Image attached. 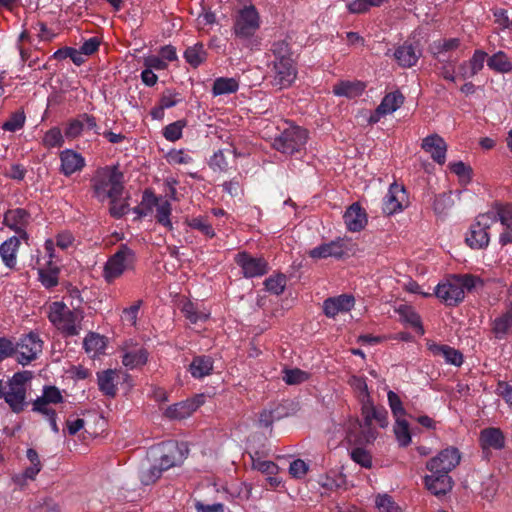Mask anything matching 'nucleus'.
<instances>
[{
  "instance_id": "1",
  "label": "nucleus",
  "mask_w": 512,
  "mask_h": 512,
  "mask_svg": "<svg viewBox=\"0 0 512 512\" xmlns=\"http://www.w3.org/2000/svg\"><path fill=\"white\" fill-rule=\"evenodd\" d=\"M92 195L100 203L105 200H115L118 194H123L124 173L119 165L98 167L90 179Z\"/></svg>"
},
{
  "instance_id": "2",
  "label": "nucleus",
  "mask_w": 512,
  "mask_h": 512,
  "mask_svg": "<svg viewBox=\"0 0 512 512\" xmlns=\"http://www.w3.org/2000/svg\"><path fill=\"white\" fill-rule=\"evenodd\" d=\"M363 422H355L350 425L347 438L350 442L370 443L376 438V431L372 428L373 421H377L381 427L388 425L387 411L376 408L372 402L361 407Z\"/></svg>"
},
{
  "instance_id": "3",
  "label": "nucleus",
  "mask_w": 512,
  "mask_h": 512,
  "mask_svg": "<svg viewBox=\"0 0 512 512\" xmlns=\"http://www.w3.org/2000/svg\"><path fill=\"white\" fill-rule=\"evenodd\" d=\"M477 278L470 275H453L440 282L434 290L435 295L448 306L459 304L465 297V291L475 287Z\"/></svg>"
},
{
  "instance_id": "4",
  "label": "nucleus",
  "mask_w": 512,
  "mask_h": 512,
  "mask_svg": "<svg viewBox=\"0 0 512 512\" xmlns=\"http://www.w3.org/2000/svg\"><path fill=\"white\" fill-rule=\"evenodd\" d=\"M137 263L136 252L127 244H120L104 264L102 277L106 283L112 284L125 272L135 270Z\"/></svg>"
},
{
  "instance_id": "5",
  "label": "nucleus",
  "mask_w": 512,
  "mask_h": 512,
  "mask_svg": "<svg viewBox=\"0 0 512 512\" xmlns=\"http://www.w3.org/2000/svg\"><path fill=\"white\" fill-rule=\"evenodd\" d=\"M78 310H71L60 301L52 302L49 306L48 319L64 337L77 336L80 332Z\"/></svg>"
},
{
  "instance_id": "6",
  "label": "nucleus",
  "mask_w": 512,
  "mask_h": 512,
  "mask_svg": "<svg viewBox=\"0 0 512 512\" xmlns=\"http://www.w3.org/2000/svg\"><path fill=\"white\" fill-rule=\"evenodd\" d=\"M260 15L254 5L241 8L233 23V33L242 41L251 39L260 28Z\"/></svg>"
},
{
  "instance_id": "7",
  "label": "nucleus",
  "mask_w": 512,
  "mask_h": 512,
  "mask_svg": "<svg viewBox=\"0 0 512 512\" xmlns=\"http://www.w3.org/2000/svg\"><path fill=\"white\" fill-rule=\"evenodd\" d=\"M494 223L493 214H488V212L479 214L466 233V244L472 249L486 248L490 242L488 230Z\"/></svg>"
},
{
  "instance_id": "8",
  "label": "nucleus",
  "mask_w": 512,
  "mask_h": 512,
  "mask_svg": "<svg viewBox=\"0 0 512 512\" xmlns=\"http://www.w3.org/2000/svg\"><path fill=\"white\" fill-rule=\"evenodd\" d=\"M306 138V130L298 126H289L275 136L272 145L277 151L292 155L301 149Z\"/></svg>"
},
{
  "instance_id": "9",
  "label": "nucleus",
  "mask_w": 512,
  "mask_h": 512,
  "mask_svg": "<svg viewBox=\"0 0 512 512\" xmlns=\"http://www.w3.org/2000/svg\"><path fill=\"white\" fill-rule=\"evenodd\" d=\"M43 344L44 342L37 332L31 331L22 336L15 344L17 347L14 353L16 361L23 366L30 364L42 353Z\"/></svg>"
},
{
  "instance_id": "10",
  "label": "nucleus",
  "mask_w": 512,
  "mask_h": 512,
  "mask_svg": "<svg viewBox=\"0 0 512 512\" xmlns=\"http://www.w3.org/2000/svg\"><path fill=\"white\" fill-rule=\"evenodd\" d=\"M234 262L247 279L262 277L269 271V264L264 257H255L247 251L238 252L234 256Z\"/></svg>"
},
{
  "instance_id": "11",
  "label": "nucleus",
  "mask_w": 512,
  "mask_h": 512,
  "mask_svg": "<svg viewBox=\"0 0 512 512\" xmlns=\"http://www.w3.org/2000/svg\"><path fill=\"white\" fill-rule=\"evenodd\" d=\"M184 445H179L175 441H168L165 443H161L155 454L157 456L156 460L158 461V465L164 469V471L174 467L183 462L185 459V454L183 452Z\"/></svg>"
},
{
  "instance_id": "12",
  "label": "nucleus",
  "mask_w": 512,
  "mask_h": 512,
  "mask_svg": "<svg viewBox=\"0 0 512 512\" xmlns=\"http://www.w3.org/2000/svg\"><path fill=\"white\" fill-rule=\"evenodd\" d=\"M460 453L454 447L442 450L436 457L432 458L426 465L431 473L448 474L460 462Z\"/></svg>"
},
{
  "instance_id": "13",
  "label": "nucleus",
  "mask_w": 512,
  "mask_h": 512,
  "mask_svg": "<svg viewBox=\"0 0 512 512\" xmlns=\"http://www.w3.org/2000/svg\"><path fill=\"white\" fill-rule=\"evenodd\" d=\"M270 70L272 85L279 89L287 88L292 85L296 78L297 70L294 61L272 62Z\"/></svg>"
},
{
  "instance_id": "14",
  "label": "nucleus",
  "mask_w": 512,
  "mask_h": 512,
  "mask_svg": "<svg viewBox=\"0 0 512 512\" xmlns=\"http://www.w3.org/2000/svg\"><path fill=\"white\" fill-rule=\"evenodd\" d=\"M404 99L403 94L399 91H393L386 94L375 111L370 113L367 119L368 123L376 124L382 117L394 113L403 105Z\"/></svg>"
},
{
  "instance_id": "15",
  "label": "nucleus",
  "mask_w": 512,
  "mask_h": 512,
  "mask_svg": "<svg viewBox=\"0 0 512 512\" xmlns=\"http://www.w3.org/2000/svg\"><path fill=\"white\" fill-rule=\"evenodd\" d=\"M407 203L405 188L397 183L390 185L387 194L383 198L382 210L386 215H394L403 210Z\"/></svg>"
},
{
  "instance_id": "16",
  "label": "nucleus",
  "mask_w": 512,
  "mask_h": 512,
  "mask_svg": "<svg viewBox=\"0 0 512 512\" xmlns=\"http://www.w3.org/2000/svg\"><path fill=\"white\" fill-rule=\"evenodd\" d=\"M149 357V352L144 346L126 342L122 348V364L129 370L143 367Z\"/></svg>"
},
{
  "instance_id": "17",
  "label": "nucleus",
  "mask_w": 512,
  "mask_h": 512,
  "mask_svg": "<svg viewBox=\"0 0 512 512\" xmlns=\"http://www.w3.org/2000/svg\"><path fill=\"white\" fill-rule=\"evenodd\" d=\"M30 213L23 208L9 209L4 214L3 223L21 238L28 239L26 228L30 223Z\"/></svg>"
},
{
  "instance_id": "18",
  "label": "nucleus",
  "mask_w": 512,
  "mask_h": 512,
  "mask_svg": "<svg viewBox=\"0 0 512 512\" xmlns=\"http://www.w3.org/2000/svg\"><path fill=\"white\" fill-rule=\"evenodd\" d=\"M203 403V395H199L168 406L165 409L164 416L171 420H182L189 417Z\"/></svg>"
},
{
  "instance_id": "19",
  "label": "nucleus",
  "mask_w": 512,
  "mask_h": 512,
  "mask_svg": "<svg viewBox=\"0 0 512 512\" xmlns=\"http://www.w3.org/2000/svg\"><path fill=\"white\" fill-rule=\"evenodd\" d=\"M59 158L61 162L60 172L66 177L80 172L86 165L85 158L72 149L61 151Z\"/></svg>"
},
{
  "instance_id": "20",
  "label": "nucleus",
  "mask_w": 512,
  "mask_h": 512,
  "mask_svg": "<svg viewBox=\"0 0 512 512\" xmlns=\"http://www.w3.org/2000/svg\"><path fill=\"white\" fill-rule=\"evenodd\" d=\"M422 149L429 153L431 158L442 165L446 161L447 144L438 134L425 137L421 144Z\"/></svg>"
},
{
  "instance_id": "21",
  "label": "nucleus",
  "mask_w": 512,
  "mask_h": 512,
  "mask_svg": "<svg viewBox=\"0 0 512 512\" xmlns=\"http://www.w3.org/2000/svg\"><path fill=\"white\" fill-rule=\"evenodd\" d=\"M64 401V397L58 387L53 385H46L43 387V392L32 403L34 412H48L52 409L48 407L49 404H58Z\"/></svg>"
},
{
  "instance_id": "22",
  "label": "nucleus",
  "mask_w": 512,
  "mask_h": 512,
  "mask_svg": "<svg viewBox=\"0 0 512 512\" xmlns=\"http://www.w3.org/2000/svg\"><path fill=\"white\" fill-rule=\"evenodd\" d=\"M355 300L351 295L343 294L337 297L328 298L324 302V312L329 317H334L339 313L350 311L354 306Z\"/></svg>"
},
{
  "instance_id": "23",
  "label": "nucleus",
  "mask_w": 512,
  "mask_h": 512,
  "mask_svg": "<svg viewBox=\"0 0 512 512\" xmlns=\"http://www.w3.org/2000/svg\"><path fill=\"white\" fill-rule=\"evenodd\" d=\"M427 489L434 495H445L452 489V479L446 473H432L424 479Z\"/></svg>"
},
{
  "instance_id": "24",
  "label": "nucleus",
  "mask_w": 512,
  "mask_h": 512,
  "mask_svg": "<svg viewBox=\"0 0 512 512\" xmlns=\"http://www.w3.org/2000/svg\"><path fill=\"white\" fill-rule=\"evenodd\" d=\"M344 222L349 231L358 232L362 230L367 223L365 211L358 203H353L345 212Z\"/></svg>"
},
{
  "instance_id": "25",
  "label": "nucleus",
  "mask_w": 512,
  "mask_h": 512,
  "mask_svg": "<svg viewBox=\"0 0 512 512\" xmlns=\"http://www.w3.org/2000/svg\"><path fill=\"white\" fill-rule=\"evenodd\" d=\"M392 56L395 58L399 66L409 68L417 63L420 57V51L412 44L404 43L395 49Z\"/></svg>"
},
{
  "instance_id": "26",
  "label": "nucleus",
  "mask_w": 512,
  "mask_h": 512,
  "mask_svg": "<svg viewBox=\"0 0 512 512\" xmlns=\"http://www.w3.org/2000/svg\"><path fill=\"white\" fill-rule=\"evenodd\" d=\"M20 246V240L12 236L0 245V257L6 267L13 269L17 262V251Z\"/></svg>"
},
{
  "instance_id": "27",
  "label": "nucleus",
  "mask_w": 512,
  "mask_h": 512,
  "mask_svg": "<svg viewBox=\"0 0 512 512\" xmlns=\"http://www.w3.org/2000/svg\"><path fill=\"white\" fill-rule=\"evenodd\" d=\"M213 358L207 355L195 356L189 365V372L194 378L201 379L211 374L213 370Z\"/></svg>"
},
{
  "instance_id": "28",
  "label": "nucleus",
  "mask_w": 512,
  "mask_h": 512,
  "mask_svg": "<svg viewBox=\"0 0 512 512\" xmlns=\"http://www.w3.org/2000/svg\"><path fill=\"white\" fill-rule=\"evenodd\" d=\"M117 373L115 370L107 369L97 373L99 390L108 397H115L117 394L116 385Z\"/></svg>"
},
{
  "instance_id": "29",
  "label": "nucleus",
  "mask_w": 512,
  "mask_h": 512,
  "mask_svg": "<svg viewBox=\"0 0 512 512\" xmlns=\"http://www.w3.org/2000/svg\"><path fill=\"white\" fill-rule=\"evenodd\" d=\"M508 311L494 320L493 331L497 338L502 339L512 327V284L509 288Z\"/></svg>"
},
{
  "instance_id": "30",
  "label": "nucleus",
  "mask_w": 512,
  "mask_h": 512,
  "mask_svg": "<svg viewBox=\"0 0 512 512\" xmlns=\"http://www.w3.org/2000/svg\"><path fill=\"white\" fill-rule=\"evenodd\" d=\"M480 441L483 448L500 450L505 445V438L499 428H486L481 431Z\"/></svg>"
},
{
  "instance_id": "31",
  "label": "nucleus",
  "mask_w": 512,
  "mask_h": 512,
  "mask_svg": "<svg viewBox=\"0 0 512 512\" xmlns=\"http://www.w3.org/2000/svg\"><path fill=\"white\" fill-rule=\"evenodd\" d=\"M185 61L193 68L202 65L206 60L208 53L202 42H197L193 46H189L184 51Z\"/></svg>"
},
{
  "instance_id": "32",
  "label": "nucleus",
  "mask_w": 512,
  "mask_h": 512,
  "mask_svg": "<svg viewBox=\"0 0 512 512\" xmlns=\"http://www.w3.org/2000/svg\"><path fill=\"white\" fill-rule=\"evenodd\" d=\"M239 82L235 78L218 77L214 80L211 93L214 97L236 93Z\"/></svg>"
},
{
  "instance_id": "33",
  "label": "nucleus",
  "mask_w": 512,
  "mask_h": 512,
  "mask_svg": "<svg viewBox=\"0 0 512 512\" xmlns=\"http://www.w3.org/2000/svg\"><path fill=\"white\" fill-rule=\"evenodd\" d=\"M349 251V243L344 239H337L327 244H322V258H341Z\"/></svg>"
},
{
  "instance_id": "34",
  "label": "nucleus",
  "mask_w": 512,
  "mask_h": 512,
  "mask_svg": "<svg viewBox=\"0 0 512 512\" xmlns=\"http://www.w3.org/2000/svg\"><path fill=\"white\" fill-rule=\"evenodd\" d=\"M431 349L435 355L443 357L448 364L460 366L463 363L462 354L450 346L434 345Z\"/></svg>"
},
{
  "instance_id": "35",
  "label": "nucleus",
  "mask_w": 512,
  "mask_h": 512,
  "mask_svg": "<svg viewBox=\"0 0 512 512\" xmlns=\"http://www.w3.org/2000/svg\"><path fill=\"white\" fill-rule=\"evenodd\" d=\"M365 85L362 82H341L334 87V93L338 96H346L348 98H355L363 93Z\"/></svg>"
},
{
  "instance_id": "36",
  "label": "nucleus",
  "mask_w": 512,
  "mask_h": 512,
  "mask_svg": "<svg viewBox=\"0 0 512 512\" xmlns=\"http://www.w3.org/2000/svg\"><path fill=\"white\" fill-rule=\"evenodd\" d=\"M488 214H493L495 223L500 221L504 227H512V203L496 204L493 208L487 211Z\"/></svg>"
},
{
  "instance_id": "37",
  "label": "nucleus",
  "mask_w": 512,
  "mask_h": 512,
  "mask_svg": "<svg viewBox=\"0 0 512 512\" xmlns=\"http://www.w3.org/2000/svg\"><path fill=\"white\" fill-rule=\"evenodd\" d=\"M83 347L87 353H93V356H96L104 352L106 343L104 337L91 332L84 338Z\"/></svg>"
},
{
  "instance_id": "38",
  "label": "nucleus",
  "mask_w": 512,
  "mask_h": 512,
  "mask_svg": "<svg viewBox=\"0 0 512 512\" xmlns=\"http://www.w3.org/2000/svg\"><path fill=\"white\" fill-rule=\"evenodd\" d=\"M400 319L415 328L420 334L424 333L420 316L409 306L401 305L397 309Z\"/></svg>"
},
{
  "instance_id": "39",
  "label": "nucleus",
  "mask_w": 512,
  "mask_h": 512,
  "mask_svg": "<svg viewBox=\"0 0 512 512\" xmlns=\"http://www.w3.org/2000/svg\"><path fill=\"white\" fill-rule=\"evenodd\" d=\"M349 383L354 390L361 407L364 406V404H368L371 402L369 392H368V386L366 383V380L363 377L360 376H352L349 380Z\"/></svg>"
},
{
  "instance_id": "40",
  "label": "nucleus",
  "mask_w": 512,
  "mask_h": 512,
  "mask_svg": "<svg viewBox=\"0 0 512 512\" xmlns=\"http://www.w3.org/2000/svg\"><path fill=\"white\" fill-rule=\"evenodd\" d=\"M65 136L61 129L54 126L47 130L42 138V145L47 149L60 148L64 145Z\"/></svg>"
},
{
  "instance_id": "41",
  "label": "nucleus",
  "mask_w": 512,
  "mask_h": 512,
  "mask_svg": "<svg viewBox=\"0 0 512 512\" xmlns=\"http://www.w3.org/2000/svg\"><path fill=\"white\" fill-rule=\"evenodd\" d=\"M460 41L457 38L447 40H440L434 42L432 46L433 53L437 56L439 61H446L445 53L454 51L459 47Z\"/></svg>"
},
{
  "instance_id": "42",
  "label": "nucleus",
  "mask_w": 512,
  "mask_h": 512,
  "mask_svg": "<svg viewBox=\"0 0 512 512\" xmlns=\"http://www.w3.org/2000/svg\"><path fill=\"white\" fill-rule=\"evenodd\" d=\"M252 468L266 475H275L278 473L279 467L276 463L269 460H263L259 456V452L250 454Z\"/></svg>"
},
{
  "instance_id": "43",
  "label": "nucleus",
  "mask_w": 512,
  "mask_h": 512,
  "mask_svg": "<svg viewBox=\"0 0 512 512\" xmlns=\"http://www.w3.org/2000/svg\"><path fill=\"white\" fill-rule=\"evenodd\" d=\"M394 434L400 446H408L411 442L409 423L405 418L395 419Z\"/></svg>"
},
{
  "instance_id": "44",
  "label": "nucleus",
  "mask_w": 512,
  "mask_h": 512,
  "mask_svg": "<svg viewBox=\"0 0 512 512\" xmlns=\"http://www.w3.org/2000/svg\"><path fill=\"white\" fill-rule=\"evenodd\" d=\"M181 312L191 324L205 322L209 317L207 313L199 311L197 306L191 301H186L182 305Z\"/></svg>"
},
{
  "instance_id": "45",
  "label": "nucleus",
  "mask_w": 512,
  "mask_h": 512,
  "mask_svg": "<svg viewBox=\"0 0 512 512\" xmlns=\"http://www.w3.org/2000/svg\"><path fill=\"white\" fill-rule=\"evenodd\" d=\"M187 126L185 119L168 124L162 130L163 137L169 142H176L183 136V129Z\"/></svg>"
},
{
  "instance_id": "46",
  "label": "nucleus",
  "mask_w": 512,
  "mask_h": 512,
  "mask_svg": "<svg viewBox=\"0 0 512 512\" xmlns=\"http://www.w3.org/2000/svg\"><path fill=\"white\" fill-rule=\"evenodd\" d=\"M487 64L491 69L500 73H508L512 70V63L508 59L507 55L502 51L493 54L488 59Z\"/></svg>"
},
{
  "instance_id": "47",
  "label": "nucleus",
  "mask_w": 512,
  "mask_h": 512,
  "mask_svg": "<svg viewBox=\"0 0 512 512\" xmlns=\"http://www.w3.org/2000/svg\"><path fill=\"white\" fill-rule=\"evenodd\" d=\"M271 52L274 56L273 62L294 61L290 45L285 40L275 41L271 46Z\"/></svg>"
},
{
  "instance_id": "48",
  "label": "nucleus",
  "mask_w": 512,
  "mask_h": 512,
  "mask_svg": "<svg viewBox=\"0 0 512 512\" xmlns=\"http://www.w3.org/2000/svg\"><path fill=\"white\" fill-rule=\"evenodd\" d=\"M171 211V203L168 200H164L158 205L155 215L157 223L169 230L173 229L172 222L170 220Z\"/></svg>"
},
{
  "instance_id": "49",
  "label": "nucleus",
  "mask_w": 512,
  "mask_h": 512,
  "mask_svg": "<svg viewBox=\"0 0 512 512\" xmlns=\"http://www.w3.org/2000/svg\"><path fill=\"white\" fill-rule=\"evenodd\" d=\"M183 101L182 94L175 89H165L158 100V103L166 110L175 107Z\"/></svg>"
},
{
  "instance_id": "50",
  "label": "nucleus",
  "mask_w": 512,
  "mask_h": 512,
  "mask_svg": "<svg viewBox=\"0 0 512 512\" xmlns=\"http://www.w3.org/2000/svg\"><path fill=\"white\" fill-rule=\"evenodd\" d=\"M26 116L24 111L13 112L9 119L2 124V129L8 132H16L24 127Z\"/></svg>"
},
{
  "instance_id": "51",
  "label": "nucleus",
  "mask_w": 512,
  "mask_h": 512,
  "mask_svg": "<svg viewBox=\"0 0 512 512\" xmlns=\"http://www.w3.org/2000/svg\"><path fill=\"white\" fill-rule=\"evenodd\" d=\"M84 132V122L81 120L80 115L76 118L69 119L64 129V136L68 140L77 139Z\"/></svg>"
},
{
  "instance_id": "52",
  "label": "nucleus",
  "mask_w": 512,
  "mask_h": 512,
  "mask_svg": "<svg viewBox=\"0 0 512 512\" xmlns=\"http://www.w3.org/2000/svg\"><path fill=\"white\" fill-rule=\"evenodd\" d=\"M282 379L287 385H298L308 379V374L299 368H285Z\"/></svg>"
},
{
  "instance_id": "53",
  "label": "nucleus",
  "mask_w": 512,
  "mask_h": 512,
  "mask_svg": "<svg viewBox=\"0 0 512 512\" xmlns=\"http://www.w3.org/2000/svg\"><path fill=\"white\" fill-rule=\"evenodd\" d=\"M4 400L14 413H20L24 410L26 395L19 394V392L6 391Z\"/></svg>"
},
{
  "instance_id": "54",
  "label": "nucleus",
  "mask_w": 512,
  "mask_h": 512,
  "mask_svg": "<svg viewBox=\"0 0 512 512\" xmlns=\"http://www.w3.org/2000/svg\"><path fill=\"white\" fill-rule=\"evenodd\" d=\"M264 285L268 292L280 295L286 287V277L284 274L270 276L264 281Z\"/></svg>"
},
{
  "instance_id": "55",
  "label": "nucleus",
  "mask_w": 512,
  "mask_h": 512,
  "mask_svg": "<svg viewBox=\"0 0 512 512\" xmlns=\"http://www.w3.org/2000/svg\"><path fill=\"white\" fill-rule=\"evenodd\" d=\"M41 469L42 465L31 464L29 467L25 468V470L22 473L14 475L12 478L13 482L16 485L23 487L24 485H26L27 480H35L36 476L41 471Z\"/></svg>"
},
{
  "instance_id": "56",
  "label": "nucleus",
  "mask_w": 512,
  "mask_h": 512,
  "mask_svg": "<svg viewBox=\"0 0 512 512\" xmlns=\"http://www.w3.org/2000/svg\"><path fill=\"white\" fill-rule=\"evenodd\" d=\"M485 58V52L475 51L472 59L468 62L470 70L469 72H462V78L467 79L476 75L483 68Z\"/></svg>"
},
{
  "instance_id": "57",
  "label": "nucleus",
  "mask_w": 512,
  "mask_h": 512,
  "mask_svg": "<svg viewBox=\"0 0 512 512\" xmlns=\"http://www.w3.org/2000/svg\"><path fill=\"white\" fill-rule=\"evenodd\" d=\"M375 504L379 512H402L401 507L387 494L378 495Z\"/></svg>"
},
{
  "instance_id": "58",
  "label": "nucleus",
  "mask_w": 512,
  "mask_h": 512,
  "mask_svg": "<svg viewBox=\"0 0 512 512\" xmlns=\"http://www.w3.org/2000/svg\"><path fill=\"white\" fill-rule=\"evenodd\" d=\"M163 471L164 469H162L158 463L153 464L140 472V481L144 485H151L161 477Z\"/></svg>"
},
{
  "instance_id": "59",
  "label": "nucleus",
  "mask_w": 512,
  "mask_h": 512,
  "mask_svg": "<svg viewBox=\"0 0 512 512\" xmlns=\"http://www.w3.org/2000/svg\"><path fill=\"white\" fill-rule=\"evenodd\" d=\"M187 224L189 227L200 231L207 238H213L215 236L212 225L202 217H195L191 220H187Z\"/></svg>"
},
{
  "instance_id": "60",
  "label": "nucleus",
  "mask_w": 512,
  "mask_h": 512,
  "mask_svg": "<svg viewBox=\"0 0 512 512\" xmlns=\"http://www.w3.org/2000/svg\"><path fill=\"white\" fill-rule=\"evenodd\" d=\"M122 197V194H118L115 198V200H109L110 207H109V213L111 217L115 219H120L124 215L128 213L129 210V203L127 200H125L123 203H119L120 199Z\"/></svg>"
},
{
  "instance_id": "61",
  "label": "nucleus",
  "mask_w": 512,
  "mask_h": 512,
  "mask_svg": "<svg viewBox=\"0 0 512 512\" xmlns=\"http://www.w3.org/2000/svg\"><path fill=\"white\" fill-rule=\"evenodd\" d=\"M166 160L171 165H186L192 163L193 158L184 150L172 149L167 153Z\"/></svg>"
},
{
  "instance_id": "62",
  "label": "nucleus",
  "mask_w": 512,
  "mask_h": 512,
  "mask_svg": "<svg viewBox=\"0 0 512 512\" xmlns=\"http://www.w3.org/2000/svg\"><path fill=\"white\" fill-rule=\"evenodd\" d=\"M387 396H388L389 406L391 408L394 418L395 419L405 418L406 411L402 405V402H401L399 396L393 391H389Z\"/></svg>"
},
{
  "instance_id": "63",
  "label": "nucleus",
  "mask_w": 512,
  "mask_h": 512,
  "mask_svg": "<svg viewBox=\"0 0 512 512\" xmlns=\"http://www.w3.org/2000/svg\"><path fill=\"white\" fill-rule=\"evenodd\" d=\"M209 166L214 171H220V172L228 171L229 163L224 154V150H218L217 152L214 153V155L210 159Z\"/></svg>"
},
{
  "instance_id": "64",
  "label": "nucleus",
  "mask_w": 512,
  "mask_h": 512,
  "mask_svg": "<svg viewBox=\"0 0 512 512\" xmlns=\"http://www.w3.org/2000/svg\"><path fill=\"white\" fill-rule=\"evenodd\" d=\"M39 280L46 289H51L58 285V270H39Z\"/></svg>"
}]
</instances>
